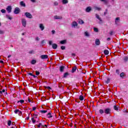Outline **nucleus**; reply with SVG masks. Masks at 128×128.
Returning a JSON list of instances; mask_svg holds the SVG:
<instances>
[{
    "label": "nucleus",
    "mask_w": 128,
    "mask_h": 128,
    "mask_svg": "<svg viewBox=\"0 0 128 128\" xmlns=\"http://www.w3.org/2000/svg\"><path fill=\"white\" fill-rule=\"evenodd\" d=\"M114 108L115 110H118V106L116 105L114 106Z\"/></svg>",
    "instance_id": "72a5a7b5"
},
{
    "label": "nucleus",
    "mask_w": 128,
    "mask_h": 128,
    "mask_svg": "<svg viewBox=\"0 0 128 128\" xmlns=\"http://www.w3.org/2000/svg\"><path fill=\"white\" fill-rule=\"evenodd\" d=\"M24 16L27 18H32V15L30 14V13L28 12H26L24 14Z\"/></svg>",
    "instance_id": "f03ea898"
},
{
    "label": "nucleus",
    "mask_w": 128,
    "mask_h": 128,
    "mask_svg": "<svg viewBox=\"0 0 128 128\" xmlns=\"http://www.w3.org/2000/svg\"><path fill=\"white\" fill-rule=\"evenodd\" d=\"M104 54H106V56H108V54H110V52L108 50H104Z\"/></svg>",
    "instance_id": "c756f323"
},
{
    "label": "nucleus",
    "mask_w": 128,
    "mask_h": 128,
    "mask_svg": "<svg viewBox=\"0 0 128 128\" xmlns=\"http://www.w3.org/2000/svg\"><path fill=\"white\" fill-rule=\"evenodd\" d=\"M54 6H58V2H54Z\"/></svg>",
    "instance_id": "864d4df0"
},
{
    "label": "nucleus",
    "mask_w": 128,
    "mask_h": 128,
    "mask_svg": "<svg viewBox=\"0 0 128 128\" xmlns=\"http://www.w3.org/2000/svg\"><path fill=\"white\" fill-rule=\"evenodd\" d=\"M76 56V54H74V53L72 54V56Z\"/></svg>",
    "instance_id": "338daca9"
},
{
    "label": "nucleus",
    "mask_w": 128,
    "mask_h": 128,
    "mask_svg": "<svg viewBox=\"0 0 128 128\" xmlns=\"http://www.w3.org/2000/svg\"><path fill=\"white\" fill-rule=\"evenodd\" d=\"M32 2H36V0H30Z\"/></svg>",
    "instance_id": "bf43d9fd"
},
{
    "label": "nucleus",
    "mask_w": 128,
    "mask_h": 128,
    "mask_svg": "<svg viewBox=\"0 0 128 128\" xmlns=\"http://www.w3.org/2000/svg\"><path fill=\"white\" fill-rule=\"evenodd\" d=\"M14 114H22V112H21V111H20V110H18V109H17V110H14Z\"/></svg>",
    "instance_id": "412c9836"
},
{
    "label": "nucleus",
    "mask_w": 128,
    "mask_h": 128,
    "mask_svg": "<svg viewBox=\"0 0 128 128\" xmlns=\"http://www.w3.org/2000/svg\"><path fill=\"white\" fill-rule=\"evenodd\" d=\"M78 22L80 24H84V22L80 19L78 20Z\"/></svg>",
    "instance_id": "bb28decb"
},
{
    "label": "nucleus",
    "mask_w": 128,
    "mask_h": 128,
    "mask_svg": "<svg viewBox=\"0 0 128 128\" xmlns=\"http://www.w3.org/2000/svg\"><path fill=\"white\" fill-rule=\"evenodd\" d=\"M32 124H35L36 123V120H34V118H32Z\"/></svg>",
    "instance_id": "37998d69"
},
{
    "label": "nucleus",
    "mask_w": 128,
    "mask_h": 128,
    "mask_svg": "<svg viewBox=\"0 0 128 128\" xmlns=\"http://www.w3.org/2000/svg\"><path fill=\"white\" fill-rule=\"evenodd\" d=\"M0 64H4V61L0 60Z\"/></svg>",
    "instance_id": "e2e57ef3"
},
{
    "label": "nucleus",
    "mask_w": 128,
    "mask_h": 128,
    "mask_svg": "<svg viewBox=\"0 0 128 128\" xmlns=\"http://www.w3.org/2000/svg\"><path fill=\"white\" fill-rule=\"evenodd\" d=\"M84 96L80 95L79 97V100H84Z\"/></svg>",
    "instance_id": "c9c22d12"
},
{
    "label": "nucleus",
    "mask_w": 128,
    "mask_h": 128,
    "mask_svg": "<svg viewBox=\"0 0 128 128\" xmlns=\"http://www.w3.org/2000/svg\"><path fill=\"white\" fill-rule=\"evenodd\" d=\"M116 74H120V70L117 69L116 70Z\"/></svg>",
    "instance_id": "49530a36"
},
{
    "label": "nucleus",
    "mask_w": 128,
    "mask_h": 128,
    "mask_svg": "<svg viewBox=\"0 0 128 128\" xmlns=\"http://www.w3.org/2000/svg\"><path fill=\"white\" fill-rule=\"evenodd\" d=\"M107 40H108V42H110V38H107Z\"/></svg>",
    "instance_id": "13d9d810"
},
{
    "label": "nucleus",
    "mask_w": 128,
    "mask_h": 128,
    "mask_svg": "<svg viewBox=\"0 0 128 128\" xmlns=\"http://www.w3.org/2000/svg\"><path fill=\"white\" fill-rule=\"evenodd\" d=\"M52 48L54 50H56V48H58V44H52Z\"/></svg>",
    "instance_id": "dca6fc26"
},
{
    "label": "nucleus",
    "mask_w": 128,
    "mask_h": 128,
    "mask_svg": "<svg viewBox=\"0 0 128 128\" xmlns=\"http://www.w3.org/2000/svg\"><path fill=\"white\" fill-rule=\"evenodd\" d=\"M2 94H2V92H6V90H1Z\"/></svg>",
    "instance_id": "3c124183"
},
{
    "label": "nucleus",
    "mask_w": 128,
    "mask_h": 128,
    "mask_svg": "<svg viewBox=\"0 0 128 128\" xmlns=\"http://www.w3.org/2000/svg\"><path fill=\"white\" fill-rule=\"evenodd\" d=\"M28 54H36V51H34V50H31L28 52Z\"/></svg>",
    "instance_id": "a878e982"
},
{
    "label": "nucleus",
    "mask_w": 128,
    "mask_h": 128,
    "mask_svg": "<svg viewBox=\"0 0 128 128\" xmlns=\"http://www.w3.org/2000/svg\"><path fill=\"white\" fill-rule=\"evenodd\" d=\"M62 2L63 4H66L68 3V0H62Z\"/></svg>",
    "instance_id": "4be33fe9"
},
{
    "label": "nucleus",
    "mask_w": 128,
    "mask_h": 128,
    "mask_svg": "<svg viewBox=\"0 0 128 128\" xmlns=\"http://www.w3.org/2000/svg\"><path fill=\"white\" fill-rule=\"evenodd\" d=\"M60 48L62 50H66V46H61Z\"/></svg>",
    "instance_id": "de8ad7c7"
},
{
    "label": "nucleus",
    "mask_w": 128,
    "mask_h": 128,
    "mask_svg": "<svg viewBox=\"0 0 128 128\" xmlns=\"http://www.w3.org/2000/svg\"><path fill=\"white\" fill-rule=\"evenodd\" d=\"M22 26L24 28H26V18H22Z\"/></svg>",
    "instance_id": "7ed1b4c3"
},
{
    "label": "nucleus",
    "mask_w": 128,
    "mask_h": 128,
    "mask_svg": "<svg viewBox=\"0 0 128 128\" xmlns=\"http://www.w3.org/2000/svg\"><path fill=\"white\" fill-rule=\"evenodd\" d=\"M94 32H98V28H94Z\"/></svg>",
    "instance_id": "58836bf2"
},
{
    "label": "nucleus",
    "mask_w": 128,
    "mask_h": 128,
    "mask_svg": "<svg viewBox=\"0 0 128 128\" xmlns=\"http://www.w3.org/2000/svg\"><path fill=\"white\" fill-rule=\"evenodd\" d=\"M36 40H40V38L38 37H37L36 38Z\"/></svg>",
    "instance_id": "052dcab7"
},
{
    "label": "nucleus",
    "mask_w": 128,
    "mask_h": 128,
    "mask_svg": "<svg viewBox=\"0 0 128 128\" xmlns=\"http://www.w3.org/2000/svg\"><path fill=\"white\" fill-rule=\"evenodd\" d=\"M54 20H62V16H54Z\"/></svg>",
    "instance_id": "1a4fd4ad"
},
{
    "label": "nucleus",
    "mask_w": 128,
    "mask_h": 128,
    "mask_svg": "<svg viewBox=\"0 0 128 128\" xmlns=\"http://www.w3.org/2000/svg\"><path fill=\"white\" fill-rule=\"evenodd\" d=\"M95 44L96 46H100V41L98 39H96L95 41Z\"/></svg>",
    "instance_id": "f8f14e48"
},
{
    "label": "nucleus",
    "mask_w": 128,
    "mask_h": 128,
    "mask_svg": "<svg viewBox=\"0 0 128 128\" xmlns=\"http://www.w3.org/2000/svg\"><path fill=\"white\" fill-rule=\"evenodd\" d=\"M40 126H42V128H44V126L42 125V123H39V124L38 125V128H40Z\"/></svg>",
    "instance_id": "2f4dec72"
},
{
    "label": "nucleus",
    "mask_w": 128,
    "mask_h": 128,
    "mask_svg": "<svg viewBox=\"0 0 128 128\" xmlns=\"http://www.w3.org/2000/svg\"><path fill=\"white\" fill-rule=\"evenodd\" d=\"M78 26V22H76L74 21L72 24V28H76Z\"/></svg>",
    "instance_id": "39448f33"
},
{
    "label": "nucleus",
    "mask_w": 128,
    "mask_h": 128,
    "mask_svg": "<svg viewBox=\"0 0 128 128\" xmlns=\"http://www.w3.org/2000/svg\"><path fill=\"white\" fill-rule=\"evenodd\" d=\"M68 76H70V74H68V72H66L64 74V78H67Z\"/></svg>",
    "instance_id": "7c9ffc66"
},
{
    "label": "nucleus",
    "mask_w": 128,
    "mask_h": 128,
    "mask_svg": "<svg viewBox=\"0 0 128 128\" xmlns=\"http://www.w3.org/2000/svg\"><path fill=\"white\" fill-rule=\"evenodd\" d=\"M6 18H8V20H12V16L10 14H6Z\"/></svg>",
    "instance_id": "ddd939ff"
},
{
    "label": "nucleus",
    "mask_w": 128,
    "mask_h": 128,
    "mask_svg": "<svg viewBox=\"0 0 128 128\" xmlns=\"http://www.w3.org/2000/svg\"><path fill=\"white\" fill-rule=\"evenodd\" d=\"M49 44L50 46H52V41H49Z\"/></svg>",
    "instance_id": "8fccbe9b"
},
{
    "label": "nucleus",
    "mask_w": 128,
    "mask_h": 128,
    "mask_svg": "<svg viewBox=\"0 0 128 128\" xmlns=\"http://www.w3.org/2000/svg\"><path fill=\"white\" fill-rule=\"evenodd\" d=\"M8 126H10L12 124V121L8 120Z\"/></svg>",
    "instance_id": "a18cd8bd"
},
{
    "label": "nucleus",
    "mask_w": 128,
    "mask_h": 128,
    "mask_svg": "<svg viewBox=\"0 0 128 128\" xmlns=\"http://www.w3.org/2000/svg\"><path fill=\"white\" fill-rule=\"evenodd\" d=\"M94 8L96 10H102V8H100V7L94 6Z\"/></svg>",
    "instance_id": "f3484780"
},
{
    "label": "nucleus",
    "mask_w": 128,
    "mask_h": 128,
    "mask_svg": "<svg viewBox=\"0 0 128 128\" xmlns=\"http://www.w3.org/2000/svg\"><path fill=\"white\" fill-rule=\"evenodd\" d=\"M76 66L72 68V72L74 73L76 72Z\"/></svg>",
    "instance_id": "cd10ccee"
},
{
    "label": "nucleus",
    "mask_w": 128,
    "mask_h": 128,
    "mask_svg": "<svg viewBox=\"0 0 128 128\" xmlns=\"http://www.w3.org/2000/svg\"><path fill=\"white\" fill-rule=\"evenodd\" d=\"M84 34L85 36H87V37L90 36V33L88 31L85 32L84 33Z\"/></svg>",
    "instance_id": "b1692460"
},
{
    "label": "nucleus",
    "mask_w": 128,
    "mask_h": 128,
    "mask_svg": "<svg viewBox=\"0 0 128 128\" xmlns=\"http://www.w3.org/2000/svg\"><path fill=\"white\" fill-rule=\"evenodd\" d=\"M101 2H102L104 4H108V0H100Z\"/></svg>",
    "instance_id": "5701e85b"
},
{
    "label": "nucleus",
    "mask_w": 128,
    "mask_h": 128,
    "mask_svg": "<svg viewBox=\"0 0 128 128\" xmlns=\"http://www.w3.org/2000/svg\"><path fill=\"white\" fill-rule=\"evenodd\" d=\"M120 78H124V72H122L120 74Z\"/></svg>",
    "instance_id": "ea45409f"
},
{
    "label": "nucleus",
    "mask_w": 128,
    "mask_h": 128,
    "mask_svg": "<svg viewBox=\"0 0 128 128\" xmlns=\"http://www.w3.org/2000/svg\"><path fill=\"white\" fill-rule=\"evenodd\" d=\"M28 74H29V76H32L33 74L32 73H28Z\"/></svg>",
    "instance_id": "4d7b16f0"
},
{
    "label": "nucleus",
    "mask_w": 128,
    "mask_h": 128,
    "mask_svg": "<svg viewBox=\"0 0 128 128\" xmlns=\"http://www.w3.org/2000/svg\"><path fill=\"white\" fill-rule=\"evenodd\" d=\"M112 2H116V0H110Z\"/></svg>",
    "instance_id": "680f3d73"
},
{
    "label": "nucleus",
    "mask_w": 128,
    "mask_h": 128,
    "mask_svg": "<svg viewBox=\"0 0 128 128\" xmlns=\"http://www.w3.org/2000/svg\"><path fill=\"white\" fill-rule=\"evenodd\" d=\"M4 34V31L0 30V34Z\"/></svg>",
    "instance_id": "c03bdc74"
},
{
    "label": "nucleus",
    "mask_w": 128,
    "mask_h": 128,
    "mask_svg": "<svg viewBox=\"0 0 128 128\" xmlns=\"http://www.w3.org/2000/svg\"><path fill=\"white\" fill-rule=\"evenodd\" d=\"M36 61L34 60H32L31 62V64H36Z\"/></svg>",
    "instance_id": "e433bc0d"
},
{
    "label": "nucleus",
    "mask_w": 128,
    "mask_h": 128,
    "mask_svg": "<svg viewBox=\"0 0 128 128\" xmlns=\"http://www.w3.org/2000/svg\"><path fill=\"white\" fill-rule=\"evenodd\" d=\"M0 12L2 14H6V11L4 9L1 10Z\"/></svg>",
    "instance_id": "f704fd0d"
},
{
    "label": "nucleus",
    "mask_w": 128,
    "mask_h": 128,
    "mask_svg": "<svg viewBox=\"0 0 128 128\" xmlns=\"http://www.w3.org/2000/svg\"><path fill=\"white\" fill-rule=\"evenodd\" d=\"M40 116V113L38 112H36L34 113V116L35 118H38V116Z\"/></svg>",
    "instance_id": "a211bd4d"
},
{
    "label": "nucleus",
    "mask_w": 128,
    "mask_h": 128,
    "mask_svg": "<svg viewBox=\"0 0 128 128\" xmlns=\"http://www.w3.org/2000/svg\"><path fill=\"white\" fill-rule=\"evenodd\" d=\"M52 34H54L56 33V31H55L54 30H52Z\"/></svg>",
    "instance_id": "603ef678"
},
{
    "label": "nucleus",
    "mask_w": 128,
    "mask_h": 128,
    "mask_svg": "<svg viewBox=\"0 0 128 128\" xmlns=\"http://www.w3.org/2000/svg\"><path fill=\"white\" fill-rule=\"evenodd\" d=\"M60 72H64V66H60Z\"/></svg>",
    "instance_id": "aec40b11"
},
{
    "label": "nucleus",
    "mask_w": 128,
    "mask_h": 128,
    "mask_svg": "<svg viewBox=\"0 0 128 128\" xmlns=\"http://www.w3.org/2000/svg\"><path fill=\"white\" fill-rule=\"evenodd\" d=\"M60 44H66V40H61L60 42Z\"/></svg>",
    "instance_id": "393cba45"
},
{
    "label": "nucleus",
    "mask_w": 128,
    "mask_h": 128,
    "mask_svg": "<svg viewBox=\"0 0 128 128\" xmlns=\"http://www.w3.org/2000/svg\"><path fill=\"white\" fill-rule=\"evenodd\" d=\"M39 28L41 30H44V24H39Z\"/></svg>",
    "instance_id": "6e6552de"
},
{
    "label": "nucleus",
    "mask_w": 128,
    "mask_h": 128,
    "mask_svg": "<svg viewBox=\"0 0 128 128\" xmlns=\"http://www.w3.org/2000/svg\"><path fill=\"white\" fill-rule=\"evenodd\" d=\"M92 10V7L90 6H88L86 8V12H90Z\"/></svg>",
    "instance_id": "4468645a"
},
{
    "label": "nucleus",
    "mask_w": 128,
    "mask_h": 128,
    "mask_svg": "<svg viewBox=\"0 0 128 128\" xmlns=\"http://www.w3.org/2000/svg\"><path fill=\"white\" fill-rule=\"evenodd\" d=\"M12 6H8L6 8V10H7L8 14H10L12 12Z\"/></svg>",
    "instance_id": "423d86ee"
},
{
    "label": "nucleus",
    "mask_w": 128,
    "mask_h": 128,
    "mask_svg": "<svg viewBox=\"0 0 128 128\" xmlns=\"http://www.w3.org/2000/svg\"><path fill=\"white\" fill-rule=\"evenodd\" d=\"M40 112H41L42 114H46V112H48V110H40Z\"/></svg>",
    "instance_id": "c85d7f7f"
},
{
    "label": "nucleus",
    "mask_w": 128,
    "mask_h": 128,
    "mask_svg": "<svg viewBox=\"0 0 128 128\" xmlns=\"http://www.w3.org/2000/svg\"><path fill=\"white\" fill-rule=\"evenodd\" d=\"M33 76L34 78H36V75H34V74H33V76Z\"/></svg>",
    "instance_id": "69168bd1"
},
{
    "label": "nucleus",
    "mask_w": 128,
    "mask_h": 128,
    "mask_svg": "<svg viewBox=\"0 0 128 128\" xmlns=\"http://www.w3.org/2000/svg\"><path fill=\"white\" fill-rule=\"evenodd\" d=\"M108 14V9H106L105 12H104V16H106Z\"/></svg>",
    "instance_id": "79ce46f5"
},
{
    "label": "nucleus",
    "mask_w": 128,
    "mask_h": 128,
    "mask_svg": "<svg viewBox=\"0 0 128 128\" xmlns=\"http://www.w3.org/2000/svg\"><path fill=\"white\" fill-rule=\"evenodd\" d=\"M36 76H39L40 74V72L36 71Z\"/></svg>",
    "instance_id": "09e8293b"
},
{
    "label": "nucleus",
    "mask_w": 128,
    "mask_h": 128,
    "mask_svg": "<svg viewBox=\"0 0 128 128\" xmlns=\"http://www.w3.org/2000/svg\"><path fill=\"white\" fill-rule=\"evenodd\" d=\"M96 18L100 20L99 24H102V18L100 17V15H98V14H96Z\"/></svg>",
    "instance_id": "20e7f679"
},
{
    "label": "nucleus",
    "mask_w": 128,
    "mask_h": 128,
    "mask_svg": "<svg viewBox=\"0 0 128 128\" xmlns=\"http://www.w3.org/2000/svg\"><path fill=\"white\" fill-rule=\"evenodd\" d=\"M113 32H112V31H111L110 32V36H112V34H113Z\"/></svg>",
    "instance_id": "6e6d98bb"
},
{
    "label": "nucleus",
    "mask_w": 128,
    "mask_h": 128,
    "mask_svg": "<svg viewBox=\"0 0 128 128\" xmlns=\"http://www.w3.org/2000/svg\"><path fill=\"white\" fill-rule=\"evenodd\" d=\"M36 110V107L32 108V110Z\"/></svg>",
    "instance_id": "5fc2aeb1"
},
{
    "label": "nucleus",
    "mask_w": 128,
    "mask_h": 128,
    "mask_svg": "<svg viewBox=\"0 0 128 128\" xmlns=\"http://www.w3.org/2000/svg\"><path fill=\"white\" fill-rule=\"evenodd\" d=\"M110 82V79L108 78H107V80H106V84H108Z\"/></svg>",
    "instance_id": "a19ab883"
},
{
    "label": "nucleus",
    "mask_w": 128,
    "mask_h": 128,
    "mask_svg": "<svg viewBox=\"0 0 128 128\" xmlns=\"http://www.w3.org/2000/svg\"><path fill=\"white\" fill-rule=\"evenodd\" d=\"M20 8H16L14 10V14H20Z\"/></svg>",
    "instance_id": "0eeeda50"
},
{
    "label": "nucleus",
    "mask_w": 128,
    "mask_h": 128,
    "mask_svg": "<svg viewBox=\"0 0 128 128\" xmlns=\"http://www.w3.org/2000/svg\"><path fill=\"white\" fill-rule=\"evenodd\" d=\"M47 118H52V113H50V112H48L47 115H46Z\"/></svg>",
    "instance_id": "6ab92c4d"
},
{
    "label": "nucleus",
    "mask_w": 128,
    "mask_h": 128,
    "mask_svg": "<svg viewBox=\"0 0 128 128\" xmlns=\"http://www.w3.org/2000/svg\"><path fill=\"white\" fill-rule=\"evenodd\" d=\"M47 88H48V90H50V87L48 86V87H47Z\"/></svg>",
    "instance_id": "774afa93"
},
{
    "label": "nucleus",
    "mask_w": 128,
    "mask_h": 128,
    "mask_svg": "<svg viewBox=\"0 0 128 128\" xmlns=\"http://www.w3.org/2000/svg\"><path fill=\"white\" fill-rule=\"evenodd\" d=\"M44 127H43V128H48V126L47 125H44Z\"/></svg>",
    "instance_id": "0e129e2a"
},
{
    "label": "nucleus",
    "mask_w": 128,
    "mask_h": 128,
    "mask_svg": "<svg viewBox=\"0 0 128 128\" xmlns=\"http://www.w3.org/2000/svg\"><path fill=\"white\" fill-rule=\"evenodd\" d=\"M18 104H20V102L21 104H24V100H20L18 101Z\"/></svg>",
    "instance_id": "4c0bfd02"
},
{
    "label": "nucleus",
    "mask_w": 128,
    "mask_h": 128,
    "mask_svg": "<svg viewBox=\"0 0 128 128\" xmlns=\"http://www.w3.org/2000/svg\"><path fill=\"white\" fill-rule=\"evenodd\" d=\"M120 17H117L115 19V24H118L120 22Z\"/></svg>",
    "instance_id": "9b49d317"
},
{
    "label": "nucleus",
    "mask_w": 128,
    "mask_h": 128,
    "mask_svg": "<svg viewBox=\"0 0 128 128\" xmlns=\"http://www.w3.org/2000/svg\"><path fill=\"white\" fill-rule=\"evenodd\" d=\"M99 112L100 114H110L112 109L110 108H106L104 110L100 109L99 110Z\"/></svg>",
    "instance_id": "f257e3e1"
},
{
    "label": "nucleus",
    "mask_w": 128,
    "mask_h": 128,
    "mask_svg": "<svg viewBox=\"0 0 128 128\" xmlns=\"http://www.w3.org/2000/svg\"><path fill=\"white\" fill-rule=\"evenodd\" d=\"M48 58V55H46V54L42 55L40 56V58L42 60H46V59Z\"/></svg>",
    "instance_id": "9d476101"
},
{
    "label": "nucleus",
    "mask_w": 128,
    "mask_h": 128,
    "mask_svg": "<svg viewBox=\"0 0 128 128\" xmlns=\"http://www.w3.org/2000/svg\"><path fill=\"white\" fill-rule=\"evenodd\" d=\"M20 6H23V8H26V3H24V1H21L20 2Z\"/></svg>",
    "instance_id": "2eb2a0df"
},
{
    "label": "nucleus",
    "mask_w": 128,
    "mask_h": 128,
    "mask_svg": "<svg viewBox=\"0 0 128 128\" xmlns=\"http://www.w3.org/2000/svg\"><path fill=\"white\" fill-rule=\"evenodd\" d=\"M124 62H127L128 60V56H124Z\"/></svg>",
    "instance_id": "473e14b6"
}]
</instances>
